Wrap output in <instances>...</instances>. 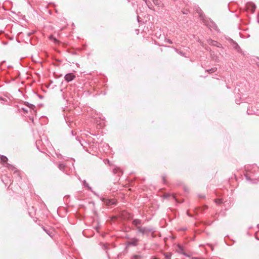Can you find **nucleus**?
Returning a JSON list of instances; mask_svg holds the SVG:
<instances>
[{
	"label": "nucleus",
	"mask_w": 259,
	"mask_h": 259,
	"mask_svg": "<svg viewBox=\"0 0 259 259\" xmlns=\"http://www.w3.org/2000/svg\"><path fill=\"white\" fill-rule=\"evenodd\" d=\"M197 12L199 14L200 18L202 19L203 22L206 26L209 28H212L217 31H219L217 25L213 21L210 19L206 20L204 18L202 11L200 9H198Z\"/></svg>",
	"instance_id": "1"
},
{
	"label": "nucleus",
	"mask_w": 259,
	"mask_h": 259,
	"mask_svg": "<svg viewBox=\"0 0 259 259\" xmlns=\"http://www.w3.org/2000/svg\"><path fill=\"white\" fill-rule=\"evenodd\" d=\"M138 233H141L143 235H146L147 236L149 235V234L151 233L152 234H154L155 232V229L152 227H138Z\"/></svg>",
	"instance_id": "2"
},
{
	"label": "nucleus",
	"mask_w": 259,
	"mask_h": 259,
	"mask_svg": "<svg viewBox=\"0 0 259 259\" xmlns=\"http://www.w3.org/2000/svg\"><path fill=\"white\" fill-rule=\"evenodd\" d=\"M102 202L106 205L110 206L116 204L117 201L115 199H107L105 198H102L101 199Z\"/></svg>",
	"instance_id": "3"
},
{
	"label": "nucleus",
	"mask_w": 259,
	"mask_h": 259,
	"mask_svg": "<svg viewBox=\"0 0 259 259\" xmlns=\"http://www.w3.org/2000/svg\"><path fill=\"white\" fill-rule=\"evenodd\" d=\"M75 78V75L72 73L66 74L64 76V79L67 82H70Z\"/></svg>",
	"instance_id": "4"
},
{
	"label": "nucleus",
	"mask_w": 259,
	"mask_h": 259,
	"mask_svg": "<svg viewBox=\"0 0 259 259\" xmlns=\"http://www.w3.org/2000/svg\"><path fill=\"white\" fill-rule=\"evenodd\" d=\"M139 241V239L136 238H133L129 241L127 244L128 245L131 246H137L138 244V242Z\"/></svg>",
	"instance_id": "5"
},
{
	"label": "nucleus",
	"mask_w": 259,
	"mask_h": 259,
	"mask_svg": "<svg viewBox=\"0 0 259 259\" xmlns=\"http://www.w3.org/2000/svg\"><path fill=\"white\" fill-rule=\"evenodd\" d=\"M132 224L137 227V229L138 230V227H141L140 225L142 224V220L140 219H134L132 222Z\"/></svg>",
	"instance_id": "6"
},
{
	"label": "nucleus",
	"mask_w": 259,
	"mask_h": 259,
	"mask_svg": "<svg viewBox=\"0 0 259 259\" xmlns=\"http://www.w3.org/2000/svg\"><path fill=\"white\" fill-rule=\"evenodd\" d=\"M209 44L210 45L215 46V47H218V48H221L222 47V45L220 42H218L217 41H215V40H210L209 41Z\"/></svg>",
	"instance_id": "7"
},
{
	"label": "nucleus",
	"mask_w": 259,
	"mask_h": 259,
	"mask_svg": "<svg viewBox=\"0 0 259 259\" xmlns=\"http://www.w3.org/2000/svg\"><path fill=\"white\" fill-rule=\"evenodd\" d=\"M0 158H1V161L3 163H7V162L8 160V159L6 156H5L4 155H1V154H0Z\"/></svg>",
	"instance_id": "8"
},
{
	"label": "nucleus",
	"mask_w": 259,
	"mask_h": 259,
	"mask_svg": "<svg viewBox=\"0 0 259 259\" xmlns=\"http://www.w3.org/2000/svg\"><path fill=\"white\" fill-rule=\"evenodd\" d=\"M233 48L235 50H236L238 52L240 51V50H241L240 47H239V46L236 42L233 41Z\"/></svg>",
	"instance_id": "9"
},
{
	"label": "nucleus",
	"mask_w": 259,
	"mask_h": 259,
	"mask_svg": "<svg viewBox=\"0 0 259 259\" xmlns=\"http://www.w3.org/2000/svg\"><path fill=\"white\" fill-rule=\"evenodd\" d=\"M82 185L84 187H86L88 190H92L91 187L89 186V184L86 182V181L84 180L82 181Z\"/></svg>",
	"instance_id": "10"
},
{
	"label": "nucleus",
	"mask_w": 259,
	"mask_h": 259,
	"mask_svg": "<svg viewBox=\"0 0 259 259\" xmlns=\"http://www.w3.org/2000/svg\"><path fill=\"white\" fill-rule=\"evenodd\" d=\"M250 6L251 12L252 13H253L256 9V6L254 3H250Z\"/></svg>",
	"instance_id": "11"
},
{
	"label": "nucleus",
	"mask_w": 259,
	"mask_h": 259,
	"mask_svg": "<svg viewBox=\"0 0 259 259\" xmlns=\"http://www.w3.org/2000/svg\"><path fill=\"white\" fill-rule=\"evenodd\" d=\"M65 167L66 166L63 163H60L58 165V168H59V169L63 171L65 170Z\"/></svg>",
	"instance_id": "12"
},
{
	"label": "nucleus",
	"mask_w": 259,
	"mask_h": 259,
	"mask_svg": "<svg viewBox=\"0 0 259 259\" xmlns=\"http://www.w3.org/2000/svg\"><path fill=\"white\" fill-rule=\"evenodd\" d=\"M175 51L178 53L179 54H180V55L182 56H184V57H186V55H185V53H183L182 51H180L177 48H175Z\"/></svg>",
	"instance_id": "13"
},
{
	"label": "nucleus",
	"mask_w": 259,
	"mask_h": 259,
	"mask_svg": "<svg viewBox=\"0 0 259 259\" xmlns=\"http://www.w3.org/2000/svg\"><path fill=\"white\" fill-rule=\"evenodd\" d=\"M217 70V68L216 67L212 68L210 69L206 70V71L208 72L209 73H212L215 72Z\"/></svg>",
	"instance_id": "14"
},
{
	"label": "nucleus",
	"mask_w": 259,
	"mask_h": 259,
	"mask_svg": "<svg viewBox=\"0 0 259 259\" xmlns=\"http://www.w3.org/2000/svg\"><path fill=\"white\" fill-rule=\"evenodd\" d=\"M165 259H171V254L169 253H165L164 254Z\"/></svg>",
	"instance_id": "15"
},
{
	"label": "nucleus",
	"mask_w": 259,
	"mask_h": 259,
	"mask_svg": "<svg viewBox=\"0 0 259 259\" xmlns=\"http://www.w3.org/2000/svg\"><path fill=\"white\" fill-rule=\"evenodd\" d=\"M146 4L150 9H152V5L150 2L148 1L147 4Z\"/></svg>",
	"instance_id": "16"
},
{
	"label": "nucleus",
	"mask_w": 259,
	"mask_h": 259,
	"mask_svg": "<svg viewBox=\"0 0 259 259\" xmlns=\"http://www.w3.org/2000/svg\"><path fill=\"white\" fill-rule=\"evenodd\" d=\"M102 248L104 250H108L109 249L108 244H103L102 246Z\"/></svg>",
	"instance_id": "17"
},
{
	"label": "nucleus",
	"mask_w": 259,
	"mask_h": 259,
	"mask_svg": "<svg viewBox=\"0 0 259 259\" xmlns=\"http://www.w3.org/2000/svg\"><path fill=\"white\" fill-rule=\"evenodd\" d=\"M141 256L139 255H134L132 257V259H140Z\"/></svg>",
	"instance_id": "18"
},
{
	"label": "nucleus",
	"mask_w": 259,
	"mask_h": 259,
	"mask_svg": "<svg viewBox=\"0 0 259 259\" xmlns=\"http://www.w3.org/2000/svg\"><path fill=\"white\" fill-rule=\"evenodd\" d=\"M27 106L31 109H33L34 107H35L34 105L31 104H29L28 103H27Z\"/></svg>",
	"instance_id": "19"
},
{
	"label": "nucleus",
	"mask_w": 259,
	"mask_h": 259,
	"mask_svg": "<svg viewBox=\"0 0 259 259\" xmlns=\"http://www.w3.org/2000/svg\"><path fill=\"white\" fill-rule=\"evenodd\" d=\"M162 178L163 183L164 184H166V176H162Z\"/></svg>",
	"instance_id": "20"
},
{
	"label": "nucleus",
	"mask_w": 259,
	"mask_h": 259,
	"mask_svg": "<svg viewBox=\"0 0 259 259\" xmlns=\"http://www.w3.org/2000/svg\"><path fill=\"white\" fill-rule=\"evenodd\" d=\"M165 41L169 43V44H172V41L169 39H165Z\"/></svg>",
	"instance_id": "21"
},
{
	"label": "nucleus",
	"mask_w": 259,
	"mask_h": 259,
	"mask_svg": "<svg viewBox=\"0 0 259 259\" xmlns=\"http://www.w3.org/2000/svg\"><path fill=\"white\" fill-rule=\"evenodd\" d=\"M247 113H248V114H253V113H252V112H250V109H248V110H247ZM255 112H253V114H255Z\"/></svg>",
	"instance_id": "22"
},
{
	"label": "nucleus",
	"mask_w": 259,
	"mask_h": 259,
	"mask_svg": "<svg viewBox=\"0 0 259 259\" xmlns=\"http://www.w3.org/2000/svg\"><path fill=\"white\" fill-rule=\"evenodd\" d=\"M215 202L218 203H221L222 202V201L221 199H217L215 200Z\"/></svg>",
	"instance_id": "23"
},
{
	"label": "nucleus",
	"mask_w": 259,
	"mask_h": 259,
	"mask_svg": "<svg viewBox=\"0 0 259 259\" xmlns=\"http://www.w3.org/2000/svg\"><path fill=\"white\" fill-rule=\"evenodd\" d=\"M22 110L24 111V112L25 113H27L28 112V110L27 109H26L25 108H22Z\"/></svg>",
	"instance_id": "24"
},
{
	"label": "nucleus",
	"mask_w": 259,
	"mask_h": 259,
	"mask_svg": "<svg viewBox=\"0 0 259 259\" xmlns=\"http://www.w3.org/2000/svg\"><path fill=\"white\" fill-rule=\"evenodd\" d=\"M7 167L9 168L13 167V166L12 165L10 164L9 163H7Z\"/></svg>",
	"instance_id": "25"
},
{
	"label": "nucleus",
	"mask_w": 259,
	"mask_h": 259,
	"mask_svg": "<svg viewBox=\"0 0 259 259\" xmlns=\"http://www.w3.org/2000/svg\"><path fill=\"white\" fill-rule=\"evenodd\" d=\"M209 245V246L210 247V248H211V250H213V246H212V245H210V244H209V245Z\"/></svg>",
	"instance_id": "26"
},
{
	"label": "nucleus",
	"mask_w": 259,
	"mask_h": 259,
	"mask_svg": "<svg viewBox=\"0 0 259 259\" xmlns=\"http://www.w3.org/2000/svg\"><path fill=\"white\" fill-rule=\"evenodd\" d=\"M113 172L114 173L116 174L117 172V170L116 168H115L113 169Z\"/></svg>",
	"instance_id": "27"
},
{
	"label": "nucleus",
	"mask_w": 259,
	"mask_h": 259,
	"mask_svg": "<svg viewBox=\"0 0 259 259\" xmlns=\"http://www.w3.org/2000/svg\"><path fill=\"white\" fill-rule=\"evenodd\" d=\"M192 259H204V258L194 257H192Z\"/></svg>",
	"instance_id": "28"
},
{
	"label": "nucleus",
	"mask_w": 259,
	"mask_h": 259,
	"mask_svg": "<svg viewBox=\"0 0 259 259\" xmlns=\"http://www.w3.org/2000/svg\"><path fill=\"white\" fill-rule=\"evenodd\" d=\"M143 1L145 2L146 4H147V3L148 2V0H143Z\"/></svg>",
	"instance_id": "29"
},
{
	"label": "nucleus",
	"mask_w": 259,
	"mask_h": 259,
	"mask_svg": "<svg viewBox=\"0 0 259 259\" xmlns=\"http://www.w3.org/2000/svg\"><path fill=\"white\" fill-rule=\"evenodd\" d=\"M76 140H77V141H78V142H79V143H80V140H79V138H76Z\"/></svg>",
	"instance_id": "30"
},
{
	"label": "nucleus",
	"mask_w": 259,
	"mask_h": 259,
	"mask_svg": "<svg viewBox=\"0 0 259 259\" xmlns=\"http://www.w3.org/2000/svg\"><path fill=\"white\" fill-rule=\"evenodd\" d=\"M106 253L108 257H109V254H108V252L107 251H106Z\"/></svg>",
	"instance_id": "31"
},
{
	"label": "nucleus",
	"mask_w": 259,
	"mask_h": 259,
	"mask_svg": "<svg viewBox=\"0 0 259 259\" xmlns=\"http://www.w3.org/2000/svg\"><path fill=\"white\" fill-rule=\"evenodd\" d=\"M53 39L54 40L55 42H57V40L55 38H53Z\"/></svg>",
	"instance_id": "32"
},
{
	"label": "nucleus",
	"mask_w": 259,
	"mask_h": 259,
	"mask_svg": "<svg viewBox=\"0 0 259 259\" xmlns=\"http://www.w3.org/2000/svg\"><path fill=\"white\" fill-rule=\"evenodd\" d=\"M0 100H4L2 97H0Z\"/></svg>",
	"instance_id": "33"
},
{
	"label": "nucleus",
	"mask_w": 259,
	"mask_h": 259,
	"mask_svg": "<svg viewBox=\"0 0 259 259\" xmlns=\"http://www.w3.org/2000/svg\"><path fill=\"white\" fill-rule=\"evenodd\" d=\"M183 13H184V14H187V11H185V12H183Z\"/></svg>",
	"instance_id": "34"
},
{
	"label": "nucleus",
	"mask_w": 259,
	"mask_h": 259,
	"mask_svg": "<svg viewBox=\"0 0 259 259\" xmlns=\"http://www.w3.org/2000/svg\"><path fill=\"white\" fill-rule=\"evenodd\" d=\"M183 13H184V14H187V11H185V12H183Z\"/></svg>",
	"instance_id": "35"
},
{
	"label": "nucleus",
	"mask_w": 259,
	"mask_h": 259,
	"mask_svg": "<svg viewBox=\"0 0 259 259\" xmlns=\"http://www.w3.org/2000/svg\"><path fill=\"white\" fill-rule=\"evenodd\" d=\"M257 22L259 23V18L257 17Z\"/></svg>",
	"instance_id": "36"
},
{
	"label": "nucleus",
	"mask_w": 259,
	"mask_h": 259,
	"mask_svg": "<svg viewBox=\"0 0 259 259\" xmlns=\"http://www.w3.org/2000/svg\"><path fill=\"white\" fill-rule=\"evenodd\" d=\"M152 259H158V258H156V257H153V258H152Z\"/></svg>",
	"instance_id": "37"
},
{
	"label": "nucleus",
	"mask_w": 259,
	"mask_h": 259,
	"mask_svg": "<svg viewBox=\"0 0 259 259\" xmlns=\"http://www.w3.org/2000/svg\"><path fill=\"white\" fill-rule=\"evenodd\" d=\"M139 16H137V19H138V20H139Z\"/></svg>",
	"instance_id": "38"
},
{
	"label": "nucleus",
	"mask_w": 259,
	"mask_h": 259,
	"mask_svg": "<svg viewBox=\"0 0 259 259\" xmlns=\"http://www.w3.org/2000/svg\"><path fill=\"white\" fill-rule=\"evenodd\" d=\"M72 134L73 135V132L71 131Z\"/></svg>",
	"instance_id": "39"
},
{
	"label": "nucleus",
	"mask_w": 259,
	"mask_h": 259,
	"mask_svg": "<svg viewBox=\"0 0 259 259\" xmlns=\"http://www.w3.org/2000/svg\"><path fill=\"white\" fill-rule=\"evenodd\" d=\"M257 17H258V18H259V13H258V16H257Z\"/></svg>",
	"instance_id": "40"
}]
</instances>
